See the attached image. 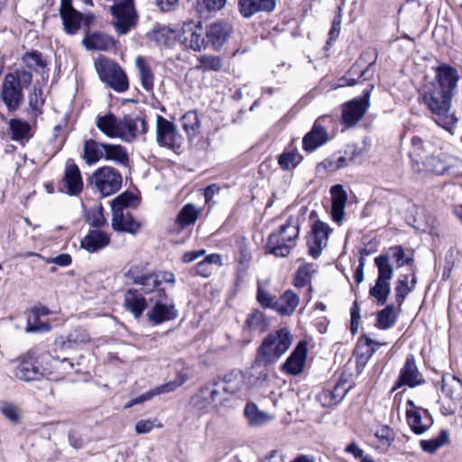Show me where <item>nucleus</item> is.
Masks as SVG:
<instances>
[{
    "label": "nucleus",
    "instance_id": "47",
    "mask_svg": "<svg viewBox=\"0 0 462 462\" xmlns=\"http://www.w3.org/2000/svg\"><path fill=\"white\" fill-rule=\"evenodd\" d=\"M379 257L389 263H391V262L395 263L397 267H402L405 264L409 265L413 262L412 258L405 255L402 246L390 247L385 254H381Z\"/></svg>",
    "mask_w": 462,
    "mask_h": 462
},
{
    "label": "nucleus",
    "instance_id": "16",
    "mask_svg": "<svg viewBox=\"0 0 462 462\" xmlns=\"http://www.w3.org/2000/svg\"><path fill=\"white\" fill-rule=\"evenodd\" d=\"M459 163L460 161L457 158L444 153L427 157L424 162L425 167L429 171L439 175L450 173L452 169Z\"/></svg>",
    "mask_w": 462,
    "mask_h": 462
},
{
    "label": "nucleus",
    "instance_id": "53",
    "mask_svg": "<svg viewBox=\"0 0 462 462\" xmlns=\"http://www.w3.org/2000/svg\"><path fill=\"white\" fill-rule=\"evenodd\" d=\"M302 156L296 149L285 150L278 157V163L282 170L289 171L300 163Z\"/></svg>",
    "mask_w": 462,
    "mask_h": 462
},
{
    "label": "nucleus",
    "instance_id": "41",
    "mask_svg": "<svg viewBox=\"0 0 462 462\" xmlns=\"http://www.w3.org/2000/svg\"><path fill=\"white\" fill-rule=\"evenodd\" d=\"M8 127L12 139L18 142L28 141L32 137V127L28 122L21 119H11Z\"/></svg>",
    "mask_w": 462,
    "mask_h": 462
},
{
    "label": "nucleus",
    "instance_id": "52",
    "mask_svg": "<svg viewBox=\"0 0 462 462\" xmlns=\"http://www.w3.org/2000/svg\"><path fill=\"white\" fill-rule=\"evenodd\" d=\"M210 389L215 393L214 394V408L216 412H220L224 408L229 405L231 396L226 393L222 392V387L219 386V383L213 380L209 382Z\"/></svg>",
    "mask_w": 462,
    "mask_h": 462
},
{
    "label": "nucleus",
    "instance_id": "60",
    "mask_svg": "<svg viewBox=\"0 0 462 462\" xmlns=\"http://www.w3.org/2000/svg\"><path fill=\"white\" fill-rule=\"evenodd\" d=\"M88 223L94 227H101L106 223L104 209L101 205L90 208L86 215Z\"/></svg>",
    "mask_w": 462,
    "mask_h": 462
},
{
    "label": "nucleus",
    "instance_id": "15",
    "mask_svg": "<svg viewBox=\"0 0 462 462\" xmlns=\"http://www.w3.org/2000/svg\"><path fill=\"white\" fill-rule=\"evenodd\" d=\"M307 354V343L305 341L299 342L293 352L282 365V370L291 375L301 374L305 366Z\"/></svg>",
    "mask_w": 462,
    "mask_h": 462
},
{
    "label": "nucleus",
    "instance_id": "30",
    "mask_svg": "<svg viewBox=\"0 0 462 462\" xmlns=\"http://www.w3.org/2000/svg\"><path fill=\"white\" fill-rule=\"evenodd\" d=\"M216 381L222 387V392L227 393L231 397L237 394L245 385V377L241 372H232Z\"/></svg>",
    "mask_w": 462,
    "mask_h": 462
},
{
    "label": "nucleus",
    "instance_id": "54",
    "mask_svg": "<svg viewBox=\"0 0 462 462\" xmlns=\"http://www.w3.org/2000/svg\"><path fill=\"white\" fill-rule=\"evenodd\" d=\"M175 31L162 26L154 28L152 32V39L160 46H170L175 40Z\"/></svg>",
    "mask_w": 462,
    "mask_h": 462
},
{
    "label": "nucleus",
    "instance_id": "49",
    "mask_svg": "<svg viewBox=\"0 0 462 462\" xmlns=\"http://www.w3.org/2000/svg\"><path fill=\"white\" fill-rule=\"evenodd\" d=\"M196 11L202 18H208L212 14L221 10L226 0H196Z\"/></svg>",
    "mask_w": 462,
    "mask_h": 462
},
{
    "label": "nucleus",
    "instance_id": "44",
    "mask_svg": "<svg viewBox=\"0 0 462 462\" xmlns=\"http://www.w3.org/2000/svg\"><path fill=\"white\" fill-rule=\"evenodd\" d=\"M374 341L366 337L359 338L356 353V363L358 366L365 365L368 359L372 357L374 352Z\"/></svg>",
    "mask_w": 462,
    "mask_h": 462
},
{
    "label": "nucleus",
    "instance_id": "18",
    "mask_svg": "<svg viewBox=\"0 0 462 462\" xmlns=\"http://www.w3.org/2000/svg\"><path fill=\"white\" fill-rule=\"evenodd\" d=\"M112 227L116 231L127 232L131 234L137 232L140 227V224L134 220L128 211H125V208H112Z\"/></svg>",
    "mask_w": 462,
    "mask_h": 462
},
{
    "label": "nucleus",
    "instance_id": "63",
    "mask_svg": "<svg viewBox=\"0 0 462 462\" xmlns=\"http://www.w3.org/2000/svg\"><path fill=\"white\" fill-rule=\"evenodd\" d=\"M251 259L252 254L247 245L244 242H240L238 245L236 261L240 264L241 269L245 270L248 267Z\"/></svg>",
    "mask_w": 462,
    "mask_h": 462
},
{
    "label": "nucleus",
    "instance_id": "5",
    "mask_svg": "<svg viewBox=\"0 0 462 462\" xmlns=\"http://www.w3.org/2000/svg\"><path fill=\"white\" fill-rule=\"evenodd\" d=\"M95 68L100 79L110 88L118 93L128 89V78L117 63L106 58H99L95 61Z\"/></svg>",
    "mask_w": 462,
    "mask_h": 462
},
{
    "label": "nucleus",
    "instance_id": "19",
    "mask_svg": "<svg viewBox=\"0 0 462 462\" xmlns=\"http://www.w3.org/2000/svg\"><path fill=\"white\" fill-rule=\"evenodd\" d=\"M159 298L152 309L148 311V319L155 325H159L162 322L174 319L178 312L173 304L162 303Z\"/></svg>",
    "mask_w": 462,
    "mask_h": 462
},
{
    "label": "nucleus",
    "instance_id": "8",
    "mask_svg": "<svg viewBox=\"0 0 462 462\" xmlns=\"http://www.w3.org/2000/svg\"><path fill=\"white\" fill-rule=\"evenodd\" d=\"M369 87V89L364 90L365 97L363 98H355L343 105L342 122L344 125L353 126L365 116L369 106L368 98L374 85L370 84Z\"/></svg>",
    "mask_w": 462,
    "mask_h": 462
},
{
    "label": "nucleus",
    "instance_id": "33",
    "mask_svg": "<svg viewBox=\"0 0 462 462\" xmlns=\"http://www.w3.org/2000/svg\"><path fill=\"white\" fill-rule=\"evenodd\" d=\"M125 306L135 317L139 318L147 307V301L137 290H128L125 294Z\"/></svg>",
    "mask_w": 462,
    "mask_h": 462
},
{
    "label": "nucleus",
    "instance_id": "24",
    "mask_svg": "<svg viewBox=\"0 0 462 462\" xmlns=\"http://www.w3.org/2000/svg\"><path fill=\"white\" fill-rule=\"evenodd\" d=\"M406 417L411 430L417 435L423 434L432 425V420L426 411H423L422 415L417 410L407 409Z\"/></svg>",
    "mask_w": 462,
    "mask_h": 462
},
{
    "label": "nucleus",
    "instance_id": "7",
    "mask_svg": "<svg viewBox=\"0 0 462 462\" xmlns=\"http://www.w3.org/2000/svg\"><path fill=\"white\" fill-rule=\"evenodd\" d=\"M156 141L161 146L171 150L180 149L183 137L178 132L176 125L162 116L156 118Z\"/></svg>",
    "mask_w": 462,
    "mask_h": 462
},
{
    "label": "nucleus",
    "instance_id": "55",
    "mask_svg": "<svg viewBox=\"0 0 462 462\" xmlns=\"http://www.w3.org/2000/svg\"><path fill=\"white\" fill-rule=\"evenodd\" d=\"M0 413L12 424L16 425L21 422L23 411L20 406L13 402H3L0 405Z\"/></svg>",
    "mask_w": 462,
    "mask_h": 462
},
{
    "label": "nucleus",
    "instance_id": "56",
    "mask_svg": "<svg viewBox=\"0 0 462 462\" xmlns=\"http://www.w3.org/2000/svg\"><path fill=\"white\" fill-rule=\"evenodd\" d=\"M448 430H441L436 438L420 440V446L423 451L434 453L448 441Z\"/></svg>",
    "mask_w": 462,
    "mask_h": 462
},
{
    "label": "nucleus",
    "instance_id": "2",
    "mask_svg": "<svg viewBox=\"0 0 462 462\" xmlns=\"http://www.w3.org/2000/svg\"><path fill=\"white\" fill-rule=\"evenodd\" d=\"M32 73L25 69H16L7 73L1 88V98L9 112L16 111L23 101V88L32 83Z\"/></svg>",
    "mask_w": 462,
    "mask_h": 462
},
{
    "label": "nucleus",
    "instance_id": "64",
    "mask_svg": "<svg viewBox=\"0 0 462 462\" xmlns=\"http://www.w3.org/2000/svg\"><path fill=\"white\" fill-rule=\"evenodd\" d=\"M256 299L262 307L274 310L276 299L260 285L258 286Z\"/></svg>",
    "mask_w": 462,
    "mask_h": 462
},
{
    "label": "nucleus",
    "instance_id": "22",
    "mask_svg": "<svg viewBox=\"0 0 462 462\" xmlns=\"http://www.w3.org/2000/svg\"><path fill=\"white\" fill-rule=\"evenodd\" d=\"M364 65L365 60L364 57L362 56L350 69L348 75L340 79L338 87L356 85L358 81H356L354 78H351V76L355 74H359V79L363 81L371 79L374 74V61H371L365 69H363Z\"/></svg>",
    "mask_w": 462,
    "mask_h": 462
},
{
    "label": "nucleus",
    "instance_id": "50",
    "mask_svg": "<svg viewBox=\"0 0 462 462\" xmlns=\"http://www.w3.org/2000/svg\"><path fill=\"white\" fill-rule=\"evenodd\" d=\"M106 152H104V159L106 161H114L119 164H126L128 162V154L126 150L119 144L104 143Z\"/></svg>",
    "mask_w": 462,
    "mask_h": 462
},
{
    "label": "nucleus",
    "instance_id": "34",
    "mask_svg": "<svg viewBox=\"0 0 462 462\" xmlns=\"http://www.w3.org/2000/svg\"><path fill=\"white\" fill-rule=\"evenodd\" d=\"M231 32L232 26L228 23L217 22L209 27L207 36L215 47L219 48L226 42Z\"/></svg>",
    "mask_w": 462,
    "mask_h": 462
},
{
    "label": "nucleus",
    "instance_id": "20",
    "mask_svg": "<svg viewBox=\"0 0 462 462\" xmlns=\"http://www.w3.org/2000/svg\"><path fill=\"white\" fill-rule=\"evenodd\" d=\"M64 187L69 195H78L83 189V180L79 167L71 162H68L63 175Z\"/></svg>",
    "mask_w": 462,
    "mask_h": 462
},
{
    "label": "nucleus",
    "instance_id": "35",
    "mask_svg": "<svg viewBox=\"0 0 462 462\" xmlns=\"http://www.w3.org/2000/svg\"><path fill=\"white\" fill-rule=\"evenodd\" d=\"M442 392L454 402L462 400V382L450 374H446L442 377Z\"/></svg>",
    "mask_w": 462,
    "mask_h": 462
},
{
    "label": "nucleus",
    "instance_id": "23",
    "mask_svg": "<svg viewBox=\"0 0 462 462\" xmlns=\"http://www.w3.org/2000/svg\"><path fill=\"white\" fill-rule=\"evenodd\" d=\"M110 242L109 236L99 229L91 230L81 240V247L88 253H95L106 247Z\"/></svg>",
    "mask_w": 462,
    "mask_h": 462
},
{
    "label": "nucleus",
    "instance_id": "48",
    "mask_svg": "<svg viewBox=\"0 0 462 462\" xmlns=\"http://www.w3.org/2000/svg\"><path fill=\"white\" fill-rule=\"evenodd\" d=\"M200 212V208H197L193 204H187L178 214L176 224L180 228L192 225L197 221Z\"/></svg>",
    "mask_w": 462,
    "mask_h": 462
},
{
    "label": "nucleus",
    "instance_id": "40",
    "mask_svg": "<svg viewBox=\"0 0 462 462\" xmlns=\"http://www.w3.org/2000/svg\"><path fill=\"white\" fill-rule=\"evenodd\" d=\"M140 286V291L143 294H154L158 298H166V294L163 289L159 288L160 283L158 277L155 276V273H147L137 284Z\"/></svg>",
    "mask_w": 462,
    "mask_h": 462
},
{
    "label": "nucleus",
    "instance_id": "58",
    "mask_svg": "<svg viewBox=\"0 0 462 462\" xmlns=\"http://www.w3.org/2000/svg\"><path fill=\"white\" fill-rule=\"evenodd\" d=\"M394 440V432L388 426H382L377 430V450L385 452Z\"/></svg>",
    "mask_w": 462,
    "mask_h": 462
},
{
    "label": "nucleus",
    "instance_id": "1",
    "mask_svg": "<svg viewBox=\"0 0 462 462\" xmlns=\"http://www.w3.org/2000/svg\"><path fill=\"white\" fill-rule=\"evenodd\" d=\"M453 96L430 86L423 95L424 103L434 116L435 122L452 133V129L457 122V116L450 111Z\"/></svg>",
    "mask_w": 462,
    "mask_h": 462
},
{
    "label": "nucleus",
    "instance_id": "32",
    "mask_svg": "<svg viewBox=\"0 0 462 462\" xmlns=\"http://www.w3.org/2000/svg\"><path fill=\"white\" fill-rule=\"evenodd\" d=\"M422 381V376L418 371L415 362L412 359H407L403 368L401 371L398 384L415 387L420 384Z\"/></svg>",
    "mask_w": 462,
    "mask_h": 462
},
{
    "label": "nucleus",
    "instance_id": "39",
    "mask_svg": "<svg viewBox=\"0 0 462 462\" xmlns=\"http://www.w3.org/2000/svg\"><path fill=\"white\" fill-rule=\"evenodd\" d=\"M135 66L140 75L142 87L148 92L152 91L154 86V75L146 59L142 56L136 57Z\"/></svg>",
    "mask_w": 462,
    "mask_h": 462
},
{
    "label": "nucleus",
    "instance_id": "26",
    "mask_svg": "<svg viewBox=\"0 0 462 462\" xmlns=\"http://www.w3.org/2000/svg\"><path fill=\"white\" fill-rule=\"evenodd\" d=\"M332 200V217L336 222H340L344 217L345 207L346 203V192L340 184L335 185L330 189Z\"/></svg>",
    "mask_w": 462,
    "mask_h": 462
},
{
    "label": "nucleus",
    "instance_id": "21",
    "mask_svg": "<svg viewBox=\"0 0 462 462\" xmlns=\"http://www.w3.org/2000/svg\"><path fill=\"white\" fill-rule=\"evenodd\" d=\"M214 394L211 391L209 383L203 385L190 400V404L201 414L215 411Z\"/></svg>",
    "mask_w": 462,
    "mask_h": 462
},
{
    "label": "nucleus",
    "instance_id": "27",
    "mask_svg": "<svg viewBox=\"0 0 462 462\" xmlns=\"http://www.w3.org/2000/svg\"><path fill=\"white\" fill-rule=\"evenodd\" d=\"M300 303V297L291 290H287L276 299L274 310L282 316H291Z\"/></svg>",
    "mask_w": 462,
    "mask_h": 462
},
{
    "label": "nucleus",
    "instance_id": "45",
    "mask_svg": "<svg viewBox=\"0 0 462 462\" xmlns=\"http://www.w3.org/2000/svg\"><path fill=\"white\" fill-rule=\"evenodd\" d=\"M53 370H48L46 375L51 380L59 381L62 380L70 371L74 368V365L68 358H53L52 364Z\"/></svg>",
    "mask_w": 462,
    "mask_h": 462
},
{
    "label": "nucleus",
    "instance_id": "37",
    "mask_svg": "<svg viewBox=\"0 0 462 462\" xmlns=\"http://www.w3.org/2000/svg\"><path fill=\"white\" fill-rule=\"evenodd\" d=\"M245 415L249 425L253 427L263 426L273 419L270 413L259 410L257 405L254 402H249L245 405Z\"/></svg>",
    "mask_w": 462,
    "mask_h": 462
},
{
    "label": "nucleus",
    "instance_id": "12",
    "mask_svg": "<svg viewBox=\"0 0 462 462\" xmlns=\"http://www.w3.org/2000/svg\"><path fill=\"white\" fill-rule=\"evenodd\" d=\"M377 304L384 303L391 292L390 281L393 275V268L391 263L381 257H377Z\"/></svg>",
    "mask_w": 462,
    "mask_h": 462
},
{
    "label": "nucleus",
    "instance_id": "28",
    "mask_svg": "<svg viewBox=\"0 0 462 462\" xmlns=\"http://www.w3.org/2000/svg\"><path fill=\"white\" fill-rule=\"evenodd\" d=\"M89 340L90 337L85 329L77 328L70 332L66 338L63 337H58L55 341V346L60 350H66L85 344Z\"/></svg>",
    "mask_w": 462,
    "mask_h": 462
},
{
    "label": "nucleus",
    "instance_id": "31",
    "mask_svg": "<svg viewBox=\"0 0 462 462\" xmlns=\"http://www.w3.org/2000/svg\"><path fill=\"white\" fill-rule=\"evenodd\" d=\"M327 141L328 134L326 130L316 122L312 130L304 136L302 144L304 150L312 152L324 144Z\"/></svg>",
    "mask_w": 462,
    "mask_h": 462
},
{
    "label": "nucleus",
    "instance_id": "59",
    "mask_svg": "<svg viewBox=\"0 0 462 462\" xmlns=\"http://www.w3.org/2000/svg\"><path fill=\"white\" fill-rule=\"evenodd\" d=\"M246 325L251 329L262 332L269 328V322L265 315L260 310H254L247 317Z\"/></svg>",
    "mask_w": 462,
    "mask_h": 462
},
{
    "label": "nucleus",
    "instance_id": "14",
    "mask_svg": "<svg viewBox=\"0 0 462 462\" xmlns=\"http://www.w3.org/2000/svg\"><path fill=\"white\" fill-rule=\"evenodd\" d=\"M182 44L195 51H199L205 47L203 29L200 23L193 22L185 23L182 28Z\"/></svg>",
    "mask_w": 462,
    "mask_h": 462
},
{
    "label": "nucleus",
    "instance_id": "61",
    "mask_svg": "<svg viewBox=\"0 0 462 462\" xmlns=\"http://www.w3.org/2000/svg\"><path fill=\"white\" fill-rule=\"evenodd\" d=\"M23 62L28 69L39 71L46 67V62L42 60L41 53L37 51L28 52L23 58Z\"/></svg>",
    "mask_w": 462,
    "mask_h": 462
},
{
    "label": "nucleus",
    "instance_id": "13",
    "mask_svg": "<svg viewBox=\"0 0 462 462\" xmlns=\"http://www.w3.org/2000/svg\"><path fill=\"white\" fill-rule=\"evenodd\" d=\"M458 79L457 69L448 65H441L437 69L436 81L430 85L454 96Z\"/></svg>",
    "mask_w": 462,
    "mask_h": 462
},
{
    "label": "nucleus",
    "instance_id": "36",
    "mask_svg": "<svg viewBox=\"0 0 462 462\" xmlns=\"http://www.w3.org/2000/svg\"><path fill=\"white\" fill-rule=\"evenodd\" d=\"M351 383L341 377L334 386L333 390H326L321 393V397L328 400L329 405L340 402L351 389Z\"/></svg>",
    "mask_w": 462,
    "mask_h": 462
},
{
    "label": "nucleus",
    "instance_id": "57",
    "mask_svg": "<svg viewBox=\"0 0 462 462\" xmlns=\"http://www.w3.org/2000/svg\"><path fill=\"white\" fill-rule=\"evenodd\" d=\"M397 318V310L393 305H388L377 313V327L388 328L393 325Z\"/></svg>",
    "mask_w": 462,
    "mask_h": 462
},
{
    "label": "nucleus",
    "instance_id": "9",
    "mask_svg": "<svg viewBox=\"0 0 462 462\" xmlns=\"http://www.w3.org/2000/svg\"><path fill=\"white\" fill-rule=\"evenodd\" d=\"M147 132V123L140 116H125L120 119L117 138L126 143H132Z\"/></svg>",
    "mask_w": 462,
    "mask_h": 462
},
{
    "label": "nucleus",
    "instance_id": "43",
    "mask_svg": "<svg viewBox=\"0 0 462 462\" xmlns=\"http://www.w3.org/2000/svg\"><path fill=\"white\" fill-rule=\"evenodd\" d=\"M104 143L90 139L85 142L83 158L88 164H93L104 159Z\"/></svg>",
    "mask_w": 462,
    "mask_h": 462
},
{
    "label": "nucleus",
    "instance_id": "6",
    "mask_svg": "<svg viewBox=\"0 0 462 462\" xmlns=\"http://www.w3.org/2000/svg\"><path fill=\"white\" fill-rule=\"evenodd\" d=\"M90 183L104 197L117 192L122 186V176L120 172L109 166L97 169L90 178Z\"/></svg>",
    "mask_w": 462,
    "mask_h": 462
},
{
    "label": "nucleus",
    "instance_id": "38",
    "mask_svg": "<svg viewBox=\"0 0 462 462\" xmlns=\"http://www.w3.org/2000/svg\"><path fill=\"white\" fill-rule=\"evenodd\" d=\"M187 378L183 375L179 376L178 379L169 382L167 383L162 384L158 387H155L154 389H152L140 396L136 397L137 402L139 403L144 402L146 401L151 400L156 395L163 394L167 393H171L175 391L178 387L182 385L186 382Z\"/></svg>",
    "mask_w": 462,
    "mask_h": 462
},
{
    "label": "nucleus",
    "instance_id": "42",
    "mask_svg": "<svg viewBox=\"0 0 462 462\" xmlns=\"http://www.w3.org/2000/svg\"><path fill=\"white\" fill-rule=\"evenodd\" d=\"M87 49L107 51L115 46L114 40L106 34L93 33L83 40Z\"/></svg>",
    "mask_w": 462,
    "mask_h": 462
},
{
    "label": "nucleus",
    "instance_id": "25",
    "mask_svg": "<svg viewBox=\"0 0 462 462\" xmlns=\"http://www.w3.org/2000/svg\"><path fill=\"white\" fill-rule=\"evenodd\" d=\"M120 119L111 112L98 115L96 119L97 128L109 138H117L120 126Z\"/></svg>",
    "mask_w": 462,
    "mask_h": 462
},
{
    "label": "nucleus",
    "instance_id": "29",
    "mask_svg": "<svg viewBox=\"0 0 462 462\" xmlns=\"http://www.w3.org/2000/svg\"><path fill=\"white\" fill-rule=\"evenodd\" d=\"M275 6V0H239L240 13L245 17H250L259 11H272Z\"/></svg>",
    "mask_w": 462,
    "mask_h": 462
},
{
    "label": "nucleus",
    "instance_id": "46",
    "mask_svg": "<svg viewBox=\"0 0 462 462\" xmlns=\"http://www.w3.org/2000/svg\"><path fill=\"white\" fill-rule=\"evenodd\" d=\"M182 128L189 139H194L199 134L200 121L197 112L189 111L181 118Z\"/></svg>",
    "mask_w": 462,
    "mask_h": 462
},
{
    "label": "nucleus",
    "instance_id": "4",
    "mask_svg": "<svg viewBox=\"0 0 462 462\" xmlns=\"http://www.w3.org/2000/svg\"><path fill=\"white\" fill-rule=\"evenodd\" d=\"M291 343V331L282 328L263 340L258 349V358L266 365L274 364L288 351Z\"/></svg>",
    "mask_w": 462,
    "mask_h": 462
},
{
    "label": "nucleus",
    "instance_id": "62",
    "mask_svg": "<svg viewBox=\"0 0 462 462\" xmlns=\"http://www.w3.org/2000/svg\"><path fill=\"white\" fill-rule=\"evenodd\" d=\"M199 62V69L203 71H217L220 70L223 66L221 59L217 56H201Z\"/></svg>",
    "mask_w": 462,
    "mask_h": 462
},
{
    "label": "nucleus",
    "instance_id": "11",
    "mask_svg": "<svg viewBox=\"0 0 462 462\" xmlns=\"http://www.w3.org/2000/svg\"><path fill=\"white\" fill-rule=\"evenodd\" d=\"M330 227L324 222L317 221L308 239L309 253L313 258H318L328 245Z\"/></svg>",
    "mask_w": 462,
    "mask_h": 462
},
{
    "label": "nucleus",
    "instance_id": "51",
    "mask_svg": "<svg viewBox=\"0 0 462 462\" xmlns=\"http://www.w3.org/2000/svg\"><path fill=\"white\" fill-rule=\"evenodd\" d=\"M28 103V112L31 117L35 120L42 114V108L44 104L42 90L34 87L32 91L29 94Z\"/></svg>",
    "mask_w": 462,
    "mask_h": 462
},
{
    "label": "nucleus",
    "instance_id": "3",
    "mask_svg": "<svg viewBox=\"0 0 462 462\" xmlns=\"http://www.w3.org/2000/svg\"><path fill=\"white\" fill-rule=\"evenodd\" d=\"M300 234V223L296 218L290 217L279 230L273 232L267 242V249L278 257H286L296 246Z\"/></svg>",
    "mask_w": 462,
    "mask_h": 462
},
{
    "label": "nucleus",
    "instance_id": "17",
    "mask_svg": "<svg viewBox=\"0 0 462 462\" xmlns=\"http://www.w3.org/2000/svg\"><path fill=\"white\" fill-rule=\"evenodd\" d=\"M60 12L65 32L74 34L80 28L82 14L72 7L71 0H60Z\"/></svg>",
    "mask_w": 462,
    "mask_h": 462
},
{
    "label": "nucleus",
    "instance_id": "10",
    "mask_svg": "<svg viewBox=\"0 0 462 462\" xmlns=\"http://www.w3.org/2000/svg\"><path fill=\"white\" fill-rule=\"evenodd\" d=\"M36 351L31 350L20 358V362L15 367L14 376L22 381L30 382L41 379L46 375L47 368L42 371L35 365Z\"/></svg>",
    "mask_w": 462,
    "mask_h": 462
}]
</instances>
